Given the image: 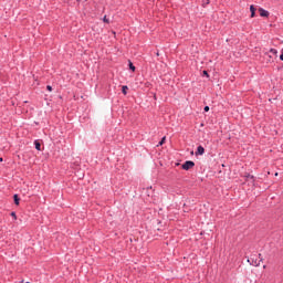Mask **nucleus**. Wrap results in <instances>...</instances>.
<instances>
[{"mask_svg": "<svg viewBox=\"0 0 283 283\" xmlns=\"http://www.w3.org/2000/svg\"><path fill=\"white\" fill-rule=\"evenodd\" d=\"M11 218H13V220H17V212H11Z\"/></svg>", "mask_w": 283, "mask_h": 283, "instance_id": "obj_14", "label": "nucleus"}, {"mask_svg": "<svg viewBox=\"0 0 283 283\" xmlns=\"http://www.w3.org/2000/svg\"><path fill=\"white\" fill-rule=\"evenodd\" d=\"M251 19L255 18V7L253 4L250 6Z\"/></svg>", "mask_w": 283, "mask_h": 283, "instance_id": "obj_6", "label": "nucleus"}, {"mask_svg": "<svg viewBox=\"0 0 283 283\" xmlns=\"http://www.w3.org/2000/svg\"><path fill=\"white\" fill-rule=\"evenodd\" d=\"M34 147H35L36 151H41V143L39 142V139L34 140Z\"/></svg>", "mask_w": 283, "mask_h": 283, "instance_id": "obj_7", "label": "nucleus"}, {"mask_svg": "<svg viewBox=\"0 0 283 283\" xmlns=\"http://www.w3.org/2000/svg\"><path fill=\"white\" fill-rule=\"evenodd\" d=\"M245 180H250V182L253 185L255 182V176L248 174L245 175Z\"/></svg>", "mask_w": 283, "mask_h": 283, "instance_id": "obj_3", "label": "nucleus"}, {"mask_svg": "<svg viewBox=\"0 0 283 283\" xmlns=\"http://www.w3.org/2000/svg\"><path fill=\"white\" fill-rule=\"evenodd\" d=\"M270 54H273V56H277L276 49H270Z\"/></svg>", "mask_w": 283, "mask_h": 283, "instance_id": "obj_12", "label": "nucleus"}, {"mask_svg": "<svg viewBox=\"0 0 283 283\" xmlns=\"http://www.w3.org/2000/svg\"><path fill=\"white\" fill-rule=\"evenodd\" d=\"M127 90H129V87L127 85L122 86V93L126 96L127 94Z\"/></svg>", "mask_w": 283, "mask_h": 283, "instance_id": "obj_9", "label": "nucleus"}, {"mask_svg": "<svg viewBox=\"0 0 283 283\" xmlns=\"http://www.w3.org/2000/svg\"><path fill=\"white\" fill-rule=\"evenodd\" d=\"M209 3H210L209 0H206V6H209Z\"/></svg>", "mask_w": 283, "mask_h": 283, "instance_id": "obj_19", "label": "nucleus"}, {"mask_svg": "<svg viewBox=\"0 0 283 283\" xmlns=\"http://www.w3.org/2000/svg\"><path fill=\"white\" fill-rule=\"evenodd\" d=\"M192 167H196V163L191 161V160H187L182 164L181 168L184 169V171H189V169H192Z\"/></svg>", "mask_w": 283, "mask_h": 283, "instance_id": "obj_1", "label": "nucleus"}, {"mask_svg": "<svg viewBox=\"0 0 283 283\" xmlns=\"http://www.w3.org/2000/svg\"><path fill=\"white\" fill-rule=\"evenodd\" d=\"M128 67H129V70H132L133 72H136V66L134 65L133 62H130V60H128Z\"/></svg>", "mask_w": 283, "mask_h": 283, "instance_id": "obj_8", "label": "nucleus"}, {"mask_svg": "<svg viewBox=\"0 0 283 283\" xmlns=\"http://www.w3.org/2000/svg\"><path fill=\"white\" fill-rule=\"evenodd\" d=\"M209 109H210L209 106L203 107V112H209Z\"/></svg>", "mask_w": 283, "mask_h": 283, "instance_id": "obj_17", "label": "nucleus"}, {"mask_svg": "<svg viewBox=\"0 0 283 283\" xmlns=\"http://www.w3.org/2000/svg\"><path fill=\"white\" fill-rule=\"evenodd\" d=\"M280 61H283V51H282V53L280 55Z\"/></svg>", "mask_w": 283, "mask_h": 283, "instance_id": "obj_18", "label": "nucleus"}, {"mask_svg": "<svg viewBox=\"0 0 283 283\" xmlns=\"http://www.w3.org/2000/svg\"><path fill=\"white\" fill-rule=\"evenodd\" d=\"M103 22H104V23H109V19H107V15H104Z\"/></svg>", "mask_w": 283, "mask_h": 283, "instance_id": "obj_13", "label": "nucleus"}, {"mask_svg": "<svg viewBox=\"0 0 283 283\" xmlns=\"http://www.w3.org/2000/svg\"><path fill=\"white\" fill-rule=\"evenodd\" d=\"M46 90H48V92H52V86L48 85Z\"/></svg>", "mask_w": 283, "mask_h": 283, "instance_id": "obj_16", "label": "nucleus"}, {"mask_svg": "<svg viewBox=\"0 0 283 283\" xmlns=\"http://www.w3.org/2000/svg\"><path fill=\"white\" fill-rule=\"evenodd\" d=\"M165 140H167V137H163L161 140L158 143L157 147H161V145H165Z\"/></svg>", "mask_w": 283, "mask_h": 283, "instance_id": "obj_10", "label": "nucleus"}, {"mask_svg": "<svg viewBox=\"0 0 283 283\" xmlns=\"http://www.w3.org/2000/svg\"><path fill=\"white\" fill-rule=\"evenodd\" d=\"M259 12H260V17H269V11L265 9L260 8Z\"/></svg>", "mask_w": 283, "mask_h": 283, "instance_id": "obj_5", "label": "nucleus"}, {"mask_svg": "<svg viewBox=\"0 0 283 283\" xmlns=\"http://www.w3.org/2000/svg\"><path fill=\"white\" fill-rule=\"evenodd\" d=\"M13 202L14 205H17V207H19L20 202H21V198H19V195H13Z\"/></svg>", "mask_w": 283, "mask_h": 283, "instance_id": "obj_4", "label": "nucleus"}, {"mask_svg": "<svg viewBox=\"0 0 283 283\" xmlns=\"http://www.w3.org/2000/svg\"><path fill=\"white\" fill-rule=\"evenodd\" d=\"M259 258H260V260L258 261V260H255V262H254V266H260V262H262V254H259Z\"/></svg>", "mask_w": 283, "mask_h": 283, "instance_id": "obj_11", "label": "nucleus"}, {"mask_svg": "<svg viewBox=\"0 0 283 283\" xmlns=\"http://www.w3.org/2000/svg\"><path fill=\"white\" fill-rule=\"evenodd\" d=\"M0 163H3V158L0 157Z\"/></svg>", "mask_w": 283, "mask_h": 283, "instance_id": "obj_20", "label": "nucleus"}, {"mask_svg": "<svg viewBox=\"0 0 283 283\" xmlns=\"http://www.w3.org/2000/svg\"><path fill=\"white\" fill-rule=\"evenodd\" d=\"M195 154H196V156H203V154H205V147H202L201 145L198 146Z\"/></svg>", "mask_w": 283, "mask_h": 283, "instance_id": "obj_2", "label": "nucleus"}, {"mask_svg": "<svg viewBox=\"0 0 283 283\" xmlns=\"http://www.w3.org/2000/svg\"><path fill=\"white\" fill-rule=\"evenodd\" d=\"M202 75H203V76H207V78H209V72L203 71V72H202Z\"/></svg>", "mask_w": 283, "mask_h": 283, "instance_id": "obj_15", "label": "nucleus"}]
</instances>
